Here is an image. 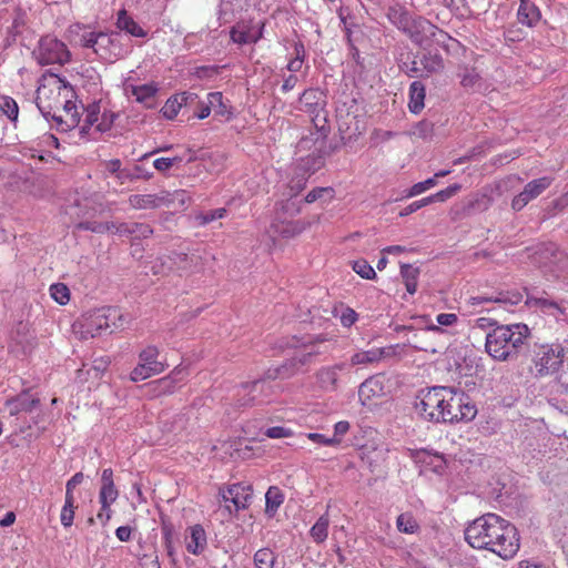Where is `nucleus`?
I'll list each match as a JSON object with an SVG mask.
<instances>
[{
	"label": "nucleus",
	"mask_w": 568,
	"mask_h": 568,
	"mask_svg": "<svg viewBox=\"0 0 568 568\" xmlns=\"http://www.w3.org/2000/svg\"><path fill=\"white\" fill-rule=\"evenodd\" d=\"M75 509L77 506L74 495H65L64 505L60 514V520L63 527L68 528L73 525Z\"/></svg>",
	"instance_id": "nucleus-37"
},
{
	"label": "nucleus",
	"mask_w": 568,
	"mask_h": 568,
	"mask_svg": "<svg viewBox=\"0 0 568 568\" xmlns=\"http://www.w3.org/2000/svg\"><path fill=\"white\" fill-rule=\"evenodd\" d=\"M265 435L268 438H287L293 436V432L292 429L283 426H273L265 430Z\"/></svg>",
	"instance_id": "nucleus-62"
},
{
	"label": "nucleus",
	"mask_w": 568,
	"mask_h": 568,
	"mask_svg": "<svg viewBox=\"0 0 568 568\" xmlns=\"http://www.w3.org/2000/svg\"><path fill=\"white\" fill-rule=\"evenodd\" d=\"M153 233L152 227L145 223H132L131 235L138 239H148Z\"/></svg>",
	"instance_id": "nucleus-57"
},
{
	"label": "nucleus",
	"mask_w": 568,
	"mask_h": 568,
	"mask_svg": "<svg viewBox=\"0 0 568 568\" xmlns=\"http://www.w3.org/2000/svg\"><path fill=\"white\" fill-rule=\"evenodd\" d=\"M124 320L121 311L116 307H103L89 315L82 316L73 325L74 331L81 338H93L103 331L120 328Z\"/></svg>",
	"instance_id": "nucleus-7"
},
{
	"label": "nucleus",
	"mask_w": 568,
	"mask_h": 568,
	"mask_svg": "<svg viewBox=\"0 0 568 568\" xmlns=\"http://www.w3.org/2000/svg\"><path fill=\"white\" fill-rule=\"evenodd\" d=\"M33 54L41 65H62L69 62L71 57L67 45L52 36L42 37Z\"/></svg>",
	"instance_id": "nucleus-10"
},
{
	"label": "nucleus",
	"mask_w": 568,
	"mask_h": 568,
	"mask_svg": "<svg viewBox=\"0 0 568 568\" xmlns=\"http://www.w3.org/2000/svg\"><path fill=\"white\" fill-rule=\"evenodd\" d=\"M385 396L386 385L384 375H373L359 385L358 399L363 406L372 408Z\"/></svg>",
	"instance_id": "nucleus-12"
},
{
	"label": "nucleus",
	"mask_w": 568,
	"mask_h": 568,
	"mask_svg": "<svg viewBox=\"0 0 568 568\" xmlns=\"http://www.w3.org/2000/svg\"><path fill=\"white\" fill-rule=\"evenodd\" d=\"M74 92L72 87L55 77L51 83L43 84L37 91V106L45 119L51 118L59 123L64 121V115L61 113V105L65 103V98H73Z\"/></svg>",
	"instance_id": "nucleus-5"
},
{
	"label": "nucleus",
	"mask_w": 568,
	"mask_h": 568,
	"mask_svg": "<svg viewBox=\"0 0 568 568\" xmlns=\"http://www.w3.org/2000/svg\"><path fill=\"white\" fill-rule=\"evenodd\" d=\"M115 26L120 31L134 38L148 36V32L124 9L118 12Z\"/></svg>",
	"instance_id": "nucleus-24"
},
{
	"label": "nucleus",
	"mask_w": 568,
	"mask_h": 568,
	"mask_svg": "<svg viewBox=\"0 0 568 568\" xmlns=\"http://www.w3.org/2000/svg\"><path fill=\"white\" fill-rule=\"evenodd\" d=\"M186 368L181 365L175 366L171 373L154 382L155 389L165 395L173 394L180 386V383L187 376Z\"/></svg>",
	"instance_id": "nucleus-19"
},
{
	"label": "nucleus",
	"mask_w": 568,
	"mask_h": 568,
	"mask_svg": "<svg viewBox=\"0 0 568 568\" xmlns=\"http://www.w3.org/2000/svg\"><path fill=\"white\" fill-rule=\"evenodd\" d=\"M438 325L430 324L427 326V332L433 334H444L445 329L440 326H453L458 322V316L455 313H440L436 316Z\"/></svg>",
	"instance_id": "nucleus-39"
},
{
	"label": "nucleus",
	"mask_w": 568,
	"mask_h": 568,
	"mask_svg": "<svg viewBox=\"0 0 568 568\" xmlns=\"http://www.w3.org/2000/svg\"><path fill=\"white\" fill-rule=\"evenodd\" d=\"M283 503V495L280 488L272 486L265 494V511L273 515Z\"/></svg>",
	"instance_id": "nucleus-41"
},
{
	"label": "nucleus",
	"mask_w": 568,
	"mask_h": 568,
	"mask_svg": "<svg viewBox=\"0 0 568 568\" xmlns=\"http://www.w3.org/2000/svg\"><path fill=\"white\" fill-rule=\"evenodd\" d=\"M197 95L191 92H181L170 97L161 109L162 115L168 120H173L180 112L183 105L192 103L196 100Z\"/></svg>",
	"instance_id": "nucleus-20"
},
{
	"label": "nucleus",
	"mask_w": 568,
	"mask_h": 568,
	"mask_svg": "<svg viewBox=\"0 0 568 568\" xmlns=\"http://www.w3.org/2000/svg\"><path fill=\"white\" fill-rule=\"evenodd\" d=\"M131 225L132 223L125 222H108V233L120 234V235H131Z\"/></svg>",
	"instance_id": "nucleus-61"
},
{
	"label": "nucleus",
	"mask_w": 568,
	"mask_h": 568,
	"mask_svg": "<svg viewBox=\"0 0 568 568\" xmlns=\"http://www.w3.org/2000/svg\"><path fill=\"white\" fill-rule=\"evenodd\" d=\"M425 87L419 81H414L409 87V110L419 113L424 108Z\"/></svg>",
	"instance_id": "nucleus-30"
},
{
	"label": "nucleus",
	"mask_w": 568,
	"mask_h": 568,
	"mask_svg": "<svg viewBox=\"0 0 568 568\" xmlns=\"http://www.w3.org/2000/svg\"><path fill=\"white\" fill-rule=\"evenodd\" d=\"M50 296L60 305H67L70 301V290L63 283H54L50 286Z\"/></svg>",
	"instance_id": "nucleus-47"
},
{
	"label": "nucleus",
	"mask_w": 568,
	"mask_h": 568,
	"mask_svg": "<svg viewBox=\"0 0 568 568\" xmlns=\"http://www.w3.org/2000/svg\"><path fill=\"white\" fill-rule=\"evenodd\" d=\"M182 156L173 155V156H162L154 160L153 165L158 171L164 172L174 165L183 162Z\"/></svg>",
	"instance_id": "nucleus-52"
},
{
	"label": "nucleus",
	"mask_w": 568,
	"mask_h": 568,
	"mask_svg": "<svg viewBox=\"0 0 568 568\" xmlns=\"http://www.w3.org/2000/svg\"><path fill=\"white\" fill-rule=\"evenodd\" d=\"M328 153L323 148H310L305 155L298 158L297 169L307 175H312L324 166Z\"/></svg>",
	"instance_id": "nucleus-17"
},
{
	"label": "nucleus",
	"mask_w": 568,
	"mask_h": 568,
	"mask_svg": "<svg viewBox=\"0 0 568 568\" xmlns=\"http://www.w3.org/2000/svg\"><path fill=\"white\" fill-rule=\"evenodd\" d=\"M276 556L270 548L258 549L254 555V565L256 568H274Z\"/></svg>",
	"instance_id": "nucleus-43"
},
{
	"label": "nucleus",
	"mask_w": 568,
	"mask_h": 568,
	"mask_svg": "<svg viewBox=\"0 0 568 568\" xmlns=\"http://www.w3.org/2000/svg\"><path fill=\"white\" fill-rule=\"evenodd\" d=\"M540 18L541 13L534 2L530 0H520L517 19L521 24L532 28L540 21Z\"/></svg>",
	"instance_id": "nucleus-25"
},
{
	"label": "nucleus",
	"mask_w": 568,
	"mask_h": 568,
	"mask_svg": "<svg viewBox=\"0 0 568 568\" xmlns=\"http://www.w3.org/2000/svg\"><path fill=\"white\" fill-rule=\"evenodd\" d=\"M262 38V32L253 33L251 30L232 29L231 39L237 44L255 43Z\"/></svg>",
	"instance_id": "nucleus-45"
},
{
	"label": "nucleus",
	"mask_w": 568,
	"mask_h": 568,
	"mask_svg": "<svg viewBox=\"0 0 568 568\" xmlns=\"http://www.w3.org/2000/svg\"><path fill=\"white\" fill-rule=\"evenodd\" d=\"M92 114H90L88 116V122L90 123L91 128L94 130V131H99V132H106L110 130L111 128V124L115 118V114L113 113H110V114H106L104 113L102 115V119H101V122H99L97 125H94V122L98 121V119H92Z\"/></svg>",
	"instance_id": "nucleus-53"
},
{
	"label": "nucleus",
	"mask_w": 568,
	"mask_h": 568,
	"mask_svg": "<svg viewBox=\"0 0 568 568\" xmlns=\"http://www.w3.org/2000/svg\"><path fill=\"white\" fill-rule=\"evenodd\" d=\"M302 110L312 116V121L320 130L321 136L325 138V115L323 113L322 93L315 89H308L300 98Z\"/></svg>",
	"instance_id": "nucleus-13"
},
{
	"label": "nucleus",
	"mask_w": 568,
	"mask_h": 568,
	"mask_svg": "<svg viewBox=\"0 0 568 568\" xmlns=\"http://www.w3.org/2000/svg\"><path fill=\"white\" fill-rule=\"evenodd\" d=\"M206 99L216 115L226 119L232 115L231 106L224 101L222 92H211Z\"/></svg>",
	"instance_id": "nucleus-33"
},
{
	"label": "nucleus",
	"mask_w": 568,
	"mask_h": 568,
	"mask_svg": "<svg viewBox=\"0 0 568 568\" xmlns=\"http://www.w3.org/2000/svg\"><path fill=\"white\" fill-rule=\"evenodd\" d=\"M465 539L475 549H485L503 559L513 558L519 550L517 529L496 514L476 518L465 530Z\"/></svg>",
	"instance_id": "nucleus-2"
},
{
	"label": "nucleus",
	"mask_w": 568,
	"mask_h": 568,
	"mask_svg": "<svg viewBox=\"0 0 568 568\" xmlns=\"http://www.w3.org/2000/svg\"><path fill=\"white\" fill-rule=\"evenodd\" d=\"M396 528L403 534H416L419 530V524L410 513H403L396 518Z\"/></svg>",
	"instance_id": "nucleus-36"
},
{
	"label": "nucleus",
	"mask_w": 568,
	"mask_h": 568,
	"mask_svg": "<svg viewBox=\"0 0 568 568\" xmlns=\"http://www.w3.org/2000/svg\"><path fill=\"white\" fill-rule=\"evenodd\" d=\"M311 222H306L304 220L291 221L287 222L282 230H276V232L282 237L290 239L303 233L305 230L311 227Z\"/></svg>",
	"instance_id": "nucleus-38"
},
{
	"label": "nucleus",
	"mask_w": 568,
	"mask_h": 568,
	"mask_svg": "<svg viewBox=\"0 0 568 568\" xmlns=\"http://www.w3.org/2000/svg\"><path fill=\"white\" fill-rule=\"evenodd\" d=\"M400 275L403 277L405 287L409 294H414L417 291V282L419 276V268L414 267L410 264H402Z\"/></svg>",
	"instance_id": "nucleus-34"
},
{
	"label": "nucleus",
	"mask_w": 568,
	"mask_h": 568,
	"mask_svg": "<svg viewBox=\"0 0 568 568\" xmlns=\"http://www.w3.org/2000/svg\"><path fill=\"white\" fill-rule=\"evenodd\" d=\"M84 479V476L81 471L79 473H75L68 481H67V485H65V495L70 494V495H74V489L78 485H80Z\"/></svg>",
	"instance_id": "nucleus-64"
},
{
	"label": "nucleus",
	"mask_w": 568,
	"mask_h": 568,
	"mask_svg": "<svg viewBox=\"0 0 568 568\" xmlns=\"http://www.w3.org/2000/svg\"><path fill=\"white\" fill-rule=\"evenodd\" d=\"M226 214L225 209H216L212 210L207 213H202L197 216V220L200 221V224L205 225L209 224L215 220L223 219Z\"/></svg>",
	"instance_id": "nucleus-58"
},
{
	"label": "nucleus",
	"mask_w": 568,
	"mask_h": 568,
	"mask_svg": "<svg viewBox=\"0 0 568 568\" xmlns=\"http://www.w3.org/2000/svg\"><path fill=\"white\" fill-rule=\"evenodd\" d=\"M414 409L420 419L435 424L469 422L477 414L475 405L463 393L447 386L420 389L415 397Z\"/></svg>",
	"instance_id": "nucleus-1"
},
{
	"label": "nucleus",
	"mask_w": 568,
	"mask_h": 568,
	"mask_svg": "<svg viewBox=\"0 0 568 568\" xmlns=\"http://www.w3.org/2000/svg\"><path fill=\"white\" fill-rule=\"evenodd\" d=\"M345 367L344 363H338L318 368L315 373L316 386L323 392L337 390L339 374Z\"/></svg>",
	"instance_id": "nucleus-15"
},
{
	"label": "nucleus",
	"mask_w": 568,
	"mask_h": 568,
	"mask_svg": "<svg viewBox=\"0 0 568 568\" xmlns=\"http://www.w3.org/2000/svg\"><path fill=\"white\" fill-rule=\"evenodd\" d=\"M162 192L163 195H166L163 200L165 202L164 206L175 211L184 210L191 201V196L185 190H175L173 192L162 190Z\"/></svg>",
	"instance_id": "nucleus-28"
},
{
	"label": "nucleus",
	"mask_w": 568,
	"mask_h": 568,
	"mask_svg": "<svg viewBox=\"0 0 568 568\" xmlns=\"http://www.w3.org/2000/svg\"><path fill=\"white\" fill-rule=\"evenodd\" d=\"M395 355L394 346L386 347H372L369 349H362L353 354L349 358L352 366L372 365L382 362L385 358Z\"/></svg>",
	"instance_id": "nucleus-16"
},
{
	"label": "nucleus",
	"mask_w": 568,
	"mask_h": 568,
	"mask_svg": "<svg viewBox=\"0 0 568 568\" xmlns=\"http://www.w3.org/2000/svg\"><path fill=\"white\" fill-rule=\"evenodd\" d=\"M527 336L525 324L500 325L487 334L485 347L494 359L506 361L516 354Z\"/></svg>",
	"instance_id": "nucleus-4"
},
{
	"label": "nucleus",
	"mask_w": 568,
	"mask_h": 568,
	"mask_svg": "<svg viewBox=\"0 0 568 568\" xmlns=\"http://www.w3.org/2000/svg\"><path fill=\"white\" fill-rule=\"evenodd\" d=\"M158 91V84L154 82L132 87V95L146 108L154 106Z\"/></svg>",
	"instance_id": "nucleus-26"
},
{
	"label": "nucleus",
	"mask_w": 568,
	"mask_h": 568,
	"mask_svg": "<svg viewBox=\"0 0 568 568\" xmlns=\"http://www.w3.org/2000/svg\"><path fill=\"white\" fill-rule=\"evenodd\" d=\"M326 342L327 338L323 334L292 336L287 342V346L295 349L291 364L303 366L312 363L316 356L326 353Z\"/></svg>",
	"instance_id": "nucleus-9"
},
{
	"label": "nucleus",
	"mask_w": 568,
	"mask_h": 568,
	"mask_svg": "<svg viewBox=\"0 0 568 568\" xmlns=\"http://www.w3.org/2000/svg\"><path fill=\"white\" fill-rule=\"evenodd\" d=\"M523 296L519 293L504 294L498 293L497 296H476L473 297V304H484L488 302H495L500 304L516 305L521 301Z\"/></svg>",
	"instance_id": "nucleus-35"
},
{
	"label": "nucleus",
	"mask_w": 568,
	"mask_h": 568,
	"mask_svg": "<svg viewBox=\"0 0 568 568\" xmlns=\"http://www.w3.org/2000/svg\"><path fill=\"white\" fill-rule=\"evenodd\" d=\"M306 436L310 440H312L316 444L324 445V446H335L341 443L339 438H335V437L328 438L325 435L320 434V433H308Z\"/></svg>",
	"instance_id": "nucleus-60"
},
{
	"label": "nucleus",
	"mask_w": 568,
	"mask_h": 568,
	"mask_svg": "<svg viewBox=\"0 0 568 568\" xmlns=\"http://www.w3.org/2000/svg\"><path fill=\"white\" fill-rule=\"evenodd\" d=\"M527 303L546 315L558 317L559 315L564 314V310L559 306V304L547 298L532 297L529 298Z\"/></svg>",
	"instance_id": "nucleus-32"
},
{
	"label": "nucleus",
	"mask_w": 568,
	"mask_h": 568,
	"mask_svg": "<svg viewBox=\"0 0 568 568\" xmlns=\"http://www.w3.org/2000/svg\"><path fill=\"white\" fill-rule=\"evenodd\" d=\"M437 184L435 178H429L423 182L415 183L410 189L407 190L405 197H414L417 196L427 190L434 187Z\"/></svg>",
	"instance_id": "nucleus-51"
},
{
	"label": "nucleus",
	"mask_w": 568,
	"mask_h": 568,
	"mask_svg": "<svg viewBox=\"0 0 568 568\" xmlns=\"http://www.w3.org/2000/svg\"><path fill=\"white\" fill-rule=\"evenodd\" d=\"M78 230H85L91 231L94 233L103 234L108 233V222L106 223H100V222H80L77 224Z\"/></svg>",
	"instance_id": "nucleus-59"
},
{
	"label": "nucleus",
	"mask_w": 568,
	"mask_h": 568,
	"mask_svg": "<svg viewBox=\"0 0 568 568\" xmlns=\"http://www.w3.org/2000/svg\"><path fill=\"white\" fill-rule=\"evenodd\" d=\"M400 69L410 78H424L423 72L420 71V59H414L410 62H404L400 65Z\"/></svg>",
	"instance_id": "nucleus-55"
},
{
	"label": "nucleus",
	"mask_w": 568,
	"mask_h": 568,
	"mask_svg": "<svg viewBox=\"0 0 568 568\" xmlns=\"http://www.w3.org/2000/svg\"><path fill=\"white\" fill-rule=\"evenodd\" d=\"M491 199L486 194H477L473 199H469L468 202L463 207L464 214H470L475 210L486 211L490 205Z\"/></svg>",
	"instance_id": "nucleus-44"
},
{
	"label": "nucleus",
	"mask_w": 568,
	"mask_h": 568,
	"mask_svg": "<svg viewBox=\"0 0 568 568\" xmlns=\"http://www.w3.org/2000/svg\"><path fill=\"white\" fill-rule=\"evenodd\" d=\"M400 28L413 42L420 47H427L433 41L444 43L449 38L446 32L422 17L413 18L408 14H403L400 17Z\"/></svg>",
	"instance_id": "nucleus-8"
},
{
	"label": "nucleus",
	"mask_w": 568,
	"mask_h": 568,
	"mask_svg": "<svg viewBox=\"0 0 568 568\" xmlns=\"http://www.w3.org/2000/svg\"><path fill=\"white\" fill-rule=\"evenodd\" d=\"M0 111L11 121H16L18 119L19 106L17 102L10 97L0 98Z\"/></svg>",
	"instance_id": "nucleus-49"
},
{
	"label": "nucleus",
	"mask_w": 568,
	"mask_h": 568,
	"mask_svg": "<svg viewBox=\"0 0 568 568\" xmlns=\"http://www.w3.org/2000/svg\"><path fill=\"white\" fill-rule=\"evenodd\" d=\"M460 84L466 89H476L480 87V74L474 68L465 67L460 73Z\"/></svg>",
	"instance_id": "nucleus-42"
},
{
	"label": "nucleus",
	"mask_w": 568,
	"mask_h": 568,
	"mask_svg": "<svg viewBox=\"0 0 568 568\" xmlns=\"http://www.w3.org/2000/svg\"><path fill=\"white\" fill-rule=\"evenodd\" d=\"M40 404V399L33 397L29 392H22L18 396L6 402L11 416L20 413H30Z\"/></svg>",
	"instance_id": "nucleus-21"
},
{
	"label": "nucleus",
	"mask_w": 568,
	"mask_h": 568,
	"mask_svg": "<svg viewBox=\"0 0 568 568\" xmlns=\"http://www.w3.org/2000/svg\"><path fill=\"white\" fill-rule=\"evenodd\" d=\"M554 179L550 176H542L528 182L524 190L517 194L511 201V207L515 211L523 210L530 201L538 197L551 184Z\"/></svg>",
	"instance_id": "nucleus-14"
},
{
	"label": "nucleus",
	"mask_w": 568,
	"mask_h": 568,
	"mask_svg": "<svg viewBox=\"0 0 568 568\" xmlns=\"http://www.w3.org/2000/svg\"><path fill=\"white\" fill-rule=\"evenodd\" d=\"M329 517L322 515L310 529V536L316 544H323L328 537Z\"/></svg>",
	"instance_id": "nucleus-31"
},
{
	"label": "nucleus",
	"mask_w": 568,
	"mask_h": 568,
	"mask_svg": "<svg viewBox=\"0 0 568 568\" xmlns=\"http://www.w3.org/2000/svg\"><path fill=\"white\" fill-rule=\"evenodd\" d=\"M119 491L114 484L101 485L99 491V503L106 509L118 499Z\"/></svg>",
	"instance_id": "nucleus-46"
},
{
	"label": "nucleus",
	"mask_w": 568,
	"mask_h": 568,
	"mask_svg": "<svg viewBox=\"0 0 568 568\" xmlns=\"http://www.w3.org/2000/svg\"><path fill=\"white\" fill-rule=\"evenodd\" d=\"M462 190V185L458 183L452 184L448 187L438 191L433 194L436 202H445L450 197L455 196Z\"/></svg>",
	"instance_id": "nucleus-56"
},
{
	"label": "nucleus",
	"mask_w": 568,
	"mask_h": 568,
	"mask_svg": "<svg viewBox=\"0 0 568 568\" xmlns=\"http://www.w3.org/2000/svg\"><path fill=\"white\" fill-rule=\"evenodd\" d=\"M308 176L310 175L302 172L301 175L292 178L287 185V187L290 189V196H296L306 187Z\"/></svg>",
	"instance_id": "nucleus-54"
},
{
	"label": "nucleus",
	"mask_w": 568,
	"mask_h": 568,
	"mask_svg": "<svg viewBox=\"0 0 568 568\" xmlns=\"http://www.w3.org/2000/svg\"><path fill=\"white\" fill-rule=\"evenodd\" d=\"M68 37L71 43L92 49L100 60L108 63L121 60L131 52V47L122 43L118 31H92L87 26L74 23L68 28Z\"/></svg>",
	"instance_id": "nucleus-3"
},
{
	"label": "nucleus",
	"mask_w": 568,
	"mask_h": 568,
	"mask_svg": "<svg viewBox=\"0 0 568 568\" xmlns=\"http://www.w3.org/2000/svg\"><path fill=\"white\" fill-rule=\"evenodd\" d=\"M252 486L243 483H237L231 485L226 491L222 493V498L224 501H231L235 510L239 511L241 509H245L250 505V500L252 498Z\"/></svg>",
	"instance_id": "nucleus-18"
},
{
	"label": "nucleus",
	"mask_w": 568,
	"mask_h": 568,
	"mask_svg": "<svg viewBox=\"0 0 568 568\" xmlns=\"http://www.w3.org/2000/svg\"><path fill=\"white\" fill-rule=\"evenodd\" d=\"M165 196L162 191L156 194H134L129 197V203L135 210L158 209L164 206Z\"/></svg>",
	"instance_id": "nucleus-23"
},
{
	"label": "nucleus",
	"mask_w": 568,
	"mask_h": 568,
	"mask_svg": "<svg viewBox=\"0 0 568 568\" xmlns=\"http://www.w3.org/2000/svg\"><path fill=\"white\" fill-rule=\"evenodd\" d=\"M539 255L546 266L554 265L557 271L568 268V256L552 243L545 245Z\"/></svg>",
	"instance_id": "nucleus-22"
},
{
	"label": "nucleus",
	"mask_w": 568,
	"mask_h": 568,
	"mask_svg": "<svg viewBox=\"0 0 568 568\" xmlns=\"http://www.w3.org/2000/svg\"><path fill=\"white\" fill-rule=\"evenodd\" d=\"M568 346L561 344L541 345L534 354L530 372L535 377H551L559 384L566 364Z\"/></svg>",
	"instance_id": "nucleus-6"
},
{
	"label": "nucleus",
	"mask_w": 568,
	"mask_h": 568,
	"mask_svg": "<svg viewBox=\"0 0 568 568\" xmlns=\"http://www.w3.org/2000/svg\"><path fill=\"white\" fill-rule=\"evenodd\" d=\"M353 271L365 280H374L376 272L366 260H357L353 263Z\"/></svg>",
	"instance_id": "nucleus-50"
},
{
	"label": "nucleus",
	"mask_w": 568,
	"mask_h": 568,
	"mask_svg": "<svg viewBox=\"0 0 568 568\" xmlns=\"http://www.w3.org/2000/svg\"><path fill=\"white\" fill-rule=\"evenodd\" d=\"M206 545L205 531L200 525L191 527L190 540L186 544V549L193 555H199L203 551Z\"/></svg>",
	"instance_id": "nucleus-29"
},
{
	"label": "nucleus",
	"mask_w": 568,
	"mask_h": 568,
	"mask_svg": "<svg viewBox=\"0 0 568 568\" xmlns=\"http://www.w3.org/2000/svg\"><path fill=\"white\" fill-rule=\"evenodd\" d=\"M420 71L423 72L424 78H428L433 74H438L445 68L443 57L438 53L432 52L424 53L420 57Z\"/></svg>",
	"instance_id": "nucleus-27"
},
{
	"label": "nucleus",
	"mask_w": 568,
	"mask_h": 568,
	"mask_svg": "<svg viewBox=\"0 0 568 568\" xmlns=\"http://www.w3.org/2000/svg\"><path fill=\"white\" fill-rule=\"evenodd\" d=\"M160 351L154 345L144 347L139 354V364L132 369L133 382L144 381L165 371L166 365L159 361Z\"/></svg>",
	"instance_id": "nucleus-11"
},
{
	"label": "nucleus",
	"mask_w": 568,
	"mask_h": 568,
	"mask_svg": "<svg viewBox=\"0 0 568 568\" xmlns=\"http://www.w3.org/2000/svg\"><path fill=\"white\" fill-rule=\"evenodd\" d=\"M65 103L61 105V113L64 115V121L68 126L75 125L78 123V112L72 98H65Z\"/></svg>",
	"instance_id": "nucleus-48"
},
{
	"label": "nucleus",
	"mask_w": 568,
	"mask_h": 568,
	"mask_svg": "<svg viewBox=\"0 0 568 568\" xmlns=\"http://www.w3.org/2000/svg\"><path fill=\"white\" fill-rule=\"evenodd\" d=\"M357 318H358L357 313L351 307L343 308L341 316H339L341 324L344 327H351L352 325H354L356 323Z\"/></svg>",
	"instance_id": "nucleus-63"
},
{
	"label": "nucleus",
	"mask_w": 568,
	"mask_h": 568,
	"mask_svg": "<svg viewBox=\"0 0 568 568\" xmlns=\"http://www.w3.org/2000/svg\"><path fill=\"white\" fill-rule=\"evenodd\" d=\"M335 197V190L332 186L314 187L304 197L307 204L314 203L318 200L333 201Z\"/></svg>",
	"instance_id": "nucleus-40"
}]
</instances>
